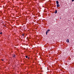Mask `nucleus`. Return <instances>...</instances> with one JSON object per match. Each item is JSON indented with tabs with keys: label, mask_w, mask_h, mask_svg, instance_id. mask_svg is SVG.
<instances>
[{
	"label": "nucleus",
	"mask_w": 74,
	"mask_h": 74,
	"mask_svg": "<svg viewBox=\"0 0 74 74\" xmlns=\"http://www.w3.org/2000/svg\"><path fill=\"white\" fill-rule=\"evenodd\" d=\"M50 31V29H48L47 30V31H46V34L47 35L48 33H49V32Z\"/></svg>",
	"instance_id": "obj_1"
},
{
	"label": "nucleus",
	"mask_w": 74,
	"mask_h": 74,
	"mask_svg": "<svg viewBox=\"0 0 74 74\" xmlns=\"http://www.w3.org/2000/svg\"><path fill=\"white\" fill-rule=\"evenodd\" d=\"M59 6H60V5L59 4H57V8L59 7Z\"/></svg>",
	"instance_id": "obj_2"
},
{
	"label": "nucleus",
	"mask_w": 74,
	"mask_h": 74,
	"mask_svg": "<svg viewBox=\"0 0 74 74\" xmlns=\"http://www.w3.org/2000/svg\"><path fill=\"white\" fill-rule=\"evenodd\" d=\"M57 12H58V10H55V12H54V13H55V14H57Z\"/></svg>",
	"instance_id": "obj_3"
},
{
	"label": "nucleus",
	"mask_w": 74,
	"mask_h": 74,
	"mask_svg": "<svg viewBox=\"0 0 74 74\" xmlns=\"http://www.w3.org/2000/svg\"><path fill=\"white\" fill-rule=\"evenodd\" d=\"M67 42H69V39H67L66 40Z\"/></svg>",
	"instance_id": "obj_4"
},
{
	"label": "nucleus",
	"mask_w": 74,
	"mask_h": 74,
	"mask_svg": "<svg viewBox=\"0 0 74 74\" xmlns=\"http://www.w3.org/2000/svg\"><path fill=\"white\" fill-rule=\"evenodd\" d=\"M56 3L57 4H59V1H56Z\"/></svg>",
	"instance_id": "obj_5"
},
{
	"label": "nucleus",
	"mask_w": 74,
	"mask_h": 74,
	"mask_svg": "<svg viewBox=\"0 0 74 74\" xmlns=\"http://www.w3.org/2000/svg\"><path fill=\"white\" fill-rule=\"evenodd\" d=\"M13 57H14V58H15V55H14L13 56Z\"/></svg>",
	"instance_id": "obj_6"
},
{
	"label": "nucleus",
	"mask_w": 74,
	"mask_h": 74,
	"mask_svg": "<svg viewBox=\"0 0 74 74\" xmlns=\"http://www.w3.org/2000/svg\"><path fill=\"white\" fill-rule=\"evenodd\" d=\"M25 57H26V58H28V57L27 56H26Z\"/></svg>",
	"instance_id": "obj_7"
},
{
	"label": "nucleus",
	"mask_w": 74,
	"mask_h": 74,
	"mask_svg": "<svg viewBox=\"0 0 74 74\" xmlns=\"http://www.w3.org/2000/svg\"><path fill=\"white\" fill-rule=\"evenodd\" d=\"M25 35L24 34H22V36H24V35Z\"/></svg>",
	"instance_id": "obj_8"
},
{
	"label": "nucleus",
	"mask_w": 74,
	"mask_h": 74,
	"mask_svg": "<svg viewBox=\"0 0 74 74\" xmlns=\"http://www.w3.org/2000/svg\"><path fill=\"white\" fill-rule=\"evenodd\" d=\"M2 33H2V32L0 33V34H2Z\"/></svg>",
	"instance_id": "obj_9"
},
{
	"label": "nucleus",
	"mask_w": 74,
	"mask_h": 74,
	"mask_svg": "<svg viewBox=\"0 0 74 74\" xmlns=\"http://www.w3.org/2000/svg\"><path fill=\"white\" fill-rule=\"evenodd\" d=\"M74 0H72V1H74Z\"/></svg>",
	"instance_id": "obj_10"
},
{
	"label": "nucleus",
	"mask_w": 74,
	"mask_h": 74,
	"mask_svg": "<svg viewBox=\"0 0 74 74\" xmlns=\"http://www.w3.org/2000/svg\"><path fill=\"white\" fill-rule=\"evenodd\" d=\"M2 61H4V60H2Z\"/></svg>",
	"instance_id": "obj_11"
},
{
	"label": "nucleus",
	"mask_w": 74,
	"mask_h": 74,
	"mask_svg": "<svg viewBox=\"0 0 74 74\" xmlns=\"http://www.w3.org/2000/svg\"><path fill=\"white\" fill-rule=\"evenodd\" d=\"M29 57H28V59H29Z\"/></svg>",
	"instance_id": "obj_12"
}]
</instances>
